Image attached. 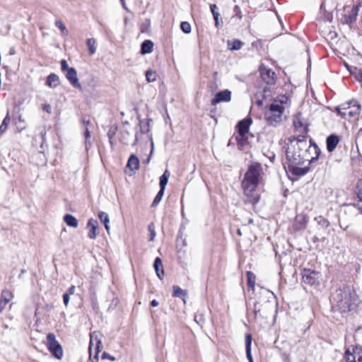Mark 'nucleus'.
Returning <instances> with one entry per match:
<instances>
[{
    "mask_svg": "<svg viewBox=\"0 0 362 362\" xmlns=\"http://www.w3.org/2000/svg\"><path fill=\"white\" fill-rule=\"evenodd\" d=\"M262 175L263 170L260 163H252L250 165L242 182L244 194L247 197L246 202L255 204L259 202L260 197L256 192V189L262 179Z\"/></svg>",
    "mask_w": 362,
    "mask_h": 362,
    "instance_id": "nucleus-1",
    "label": "nucleus"
},
{
    "mask_svg": "<svg viewBox=\"0 0 362 362\" xmlns=\"http://www.w3.org/2000/svg\"><path fill=\"white\" fill-rule=\"evenodd\" d=\"M291 105V100L286 95H280L274 98L264 112L267 123L272 127L280 125L286 120Z\"/></svg>",
    "mask_w": 362,
    "mask_h": 362,
    "instance_id": "nucleus-2",
    "label": "nucleus"
},
{
    "mask_svg": "<svg viewBox=\"0 0 362 362\" xmlns=\"http://www.w3.org/2000/svg\"><path fill=\"white\" fill-rule=\"evenodd\" d=\"M261 295L267 298L266 300L257 301L254 304L255 320L266 319L273 313H277V302L274 293L261 287Z\"/></svg>",
    "mask_w": 362,
    "mask_h": 362,
    "instance_id": "nucleus-3",
    "label": "nucleus"
},
{
    "mask_svg": "<svg viewBox=\"0 0 362 362\" xmlns=\"http://www.w3.org/2000/svg\"><path fill=\"white\" fill-rule=\"evenodd\" d=\"M292 142H295L293 145L294 151H291L290 148H288L286 151L288 163L305 164L306 162L310 163L313 160V158H310L307 152L308 144L306 141L293 138Z\"/></svg>",
    "mask_w": 362,
    "mask_h": 362,
    "instance_id": "nucleus-4",
    "label": "nucleus"
},
{
    "mask_svg": "<svg viewBox=\"0 0 362 362\" xmlns=\"http://www.w3.org/2000/svg\"><path fill=\"white\" fill-rule=\"evenodd\" d=\"M332 300L335 305L341 311L347 312L356 300V295L348 286L336 290L332 294Z\"/></svg>",
    "mask_w": 362,
    "mask_h": 362,
    "instance_id": "nucleus-5",
    "label": "nucleus"
},
{
    "mask_svg": "<svg viewBox=\"0 0 362 362\" xmlns=\"http://www.w3.org/2000/svg\"><path fill=\"white\" fill-rule=\"evenodd\" d=\"M46 346L52 356L57 359H62L63 357V349L56 339L53 333H48L46 337Z\"/></svg>",
    "mask_w": 362,
    "mask_h": 362,
    "instance_id": "nucleus-6",
    "label": "nucleus"
},
{
    "mask_svg": "<svg viewBox=\"0 0 362 362\" xmlns=\"http://www.w3.org/2000/svg\"><path fill=\"white\" fill-rule=\"evenodd\" d=\"M139 132H136L135 134V141L134 144H136L137 141H139V139H142V136H146V138L147 141H151V150L150 152V155L145 161L146 163H148L151 160V156L153 151L154 144L153 141V139L151 134H149V125L148 123L144 122V121H140L139 124Z\"/></svg>",
    "mask_w": 362,
    "mask_h": 362,
    "instance_id": "nucleus-7",
    "label": "nucleus"
},
{
    "mask_svg": "<svg viewBox=\"0 0 362 362\" xmlns=\"http://www.w3.org/2000/svg\"><path fill=\"white\" fill-rule=\"evenodd\" d=\"M301 274L303 282L310 286H319L322 280L320 272L310 269H304Z\"/></svg>",
    "mask_w": 362,
    "mask_h": 362,
    "instance_id": "nucleus-8",
    "label": "nucleus"
},
{
    "mask_svg": "<svg viewBox=\"0 0 362 362\" xmlns=\"http://www.w3.org/2000/svg\"><path fill=\"white\" fill-rule=\"evenodd\" d=\"M102 348V343L99 339V333L94 332L90 334L89 343V354L90 358L93 356L98 361V355Z\"/></svg>",
    "mask_w": 362,
    "mask_h": 362,
    "instance_id": "nucleus-9",
    "label": "nucleus"
},
{
    "mask_svg": "<svg viewBox=\"0 0 362 362\" xmlns=\"http://www.w3.org/2000/svg\"><path fill=\"white\" fill-rule=\"evenodd\" d=\"M293 124L295 129L302 134H305L308 132V123L307 119L302 113H297L293 116Z\"/></svg>",
    "mask_w": 362,
    "mask_h": 362,
    "instance_id": "nucleus-10",
    "label": "nucleus"
},
{
    "mask_svg": "<svg viewBox=\"0 0 362 362\" xmlns=\"http://www.w3.org/2000/svg\"><path fill=\"white\" fill-rule=\"evenodd\" d=\"M346 362H362V351L358 348L348 349L345 353Z\"/></svg>",
    "mask_w": 362,
    "mask_h": 362,
    "instance_id": "nucleus-11",
    "label": "nucleus"
},
{
    "mask_svg": "<svg viewBox=\"0 0 362 362\" xmlns=\"http://www.w3.org/2000/svg\"><path fill=\"white\" fill-rule=\"evenodd\" d=\"M231 100V92L229 90H223L215 95L212 99L211 104L213 106L216 105L220 103H228Z\"/></svg>",
    "mask_w": 362,
    "mask_h": 362,
    "instance_id": "nucleus-12",
    "label": "nucleus"
},
{
    "mask_svg": "<svg viewBox=\"0 0 362 362\" xmlns=\"http://www.w3.org/2000/svg\"><path fill=\"white\" fill-rule=\"evenodd\" d=\"M303 165L304 164L288 163L287 168L289 173L291 174L297 176H303L305 175L309 170L308 167H302Z\"/></svg>",
    "mask_w": 362,
    "mask_h": 362,
    "instance_id": "nucleus-13",
    "label": "nucleus"
},
{
    "mask_svg": "<svg viewBox=\"0 0 362 362\" xmlns=\"http://www.w3.org/2000/svg\"><path fill=\"white\" fill-rule=\"evenodd\" d=\"M65 76L69 83L76 88L81 89V85L78 81L77 77V72L76 69L73 67L68 69L66 72H65Z\"/></svg>",
    "mask_w": 362,
    "mask_h": 362,
    "instance_id": "nucleus-14",
    "label": "nucleus"
},
{
    "mask_svg": "<svg viewBox=\"0 0 362 362\" xmlns=\"http://www.w3.org/2000/svg\"><path fill=\"white\" fill-rule=\"evenodd\" d=\"M251 124L252 119L250 117L240 121L237 124L238 133L240 135H247Z\"/></svg>",
    "mask_w": 362,
    "mask_h": 362,
    "instance_id": "nucleus-15",
    "label": "nucleus"
},
{
    "mask_svg": "<svg viewBox=\"0 0 362 362\" xmlns=\"http://www.w3.org/2000/svg\"><path fill=\"white\" fill-rule=\"evenodd\" d=\"M346 13L344 15L345 22L346 23H351L356 20L358 12V6H353L350 8L349 10L345 9Z\"/></svg>",
    "mask_w": 362,
    "mask_h": 362,
    "instance_id": "nucleus-16",
    "label": "nucleus"
},
{
    "mask_svg": "<svg viewBox=\"0 0 362 362\" xmlns=\"http://www.w3.org/2000/svg\"><path fill=\"white\" fill-rule=\"evenodd\" d=\"M87 226L90 228L88 233V238L92 240L95 239L98 235L97 230L98 226L97 220L90 218L88 221Z\"/></svg>",
    "mask_w": 362,
    "mask_h": 362,
    "instance_id": "nucleus-17",
    "label": "nucleus"
},
{
    "mask_svg": "<svg viewBox=\"0 0 362 362\" xmlns=\"http://www.w3.org/2000/svg\"><path fill=\"white\" fill-rule=\"evenodd\" d=\"M260 73L262 79L268 84H272L274 82L275 74L271 69L267 68H261Z\"/></svg>",
    "mask_w": 362,
    "mask_h": 362,
    "instance_id": "nucleus-18",
    "label": "nucleus"
},
{
    "mask_svg": "<svg viewBox=\"0 0 362 362\" xmlns=\"http://www.w3.org/2000/svg\"><path fill=\"white\" fill-rule=\"evenodd\" d=\"M339 142V138L337 135L332 134L326 139L327 149L329 152H332Z\"/></svg>",
    "mask_w": 362,
    "mask_h": 362,
    "instance_id": "nucleus-19",
    "label": "nucleus"
},
{
    "mask_svg": "<svg viewBox=\"0 0 362 362\" xmlns=\"http://www.w3.org/2000/svg\"><path fill=\"white\" fill-rule=\"evenodd\" d=\"M154 269L156 270V274L158 277L160 279H163V276L164 275V270L163 267L162 260L159 257H156L154 264H153Z\"/></svg>",
    "mask_w": 362,
    "mask_h": 362,
    "instance_id": "nucleus-20",
    "label": "nucleus"
},
{
    "mask_svg": "<svg viewBox=\"0 0 362 362\" xmlns=\"http://www.w3.org/2000/svg\"><path fill=\"white\" fill-rule=\"evenodd\" d=\"M252 336L250 334L245 335L246 356L250 362H253L251 354Z\"/></svg>",
    "mask_w": 362,
    "mask_h": 362,
    "instance_id": "nucleus-21",
    "label": "nucleus"
},
{
    "mask_svg": "<svg viewBox=\"0 0 362 362\" xmlns=\"http://www.w3.org/2000/svg\"><path fill=\"white\" fill-rule=\"evenodd\" d=\"M46 84L52 88H54L59 84V78L54 74H51L47 76Z\"/></svg>",
    "mask_w": 362,
    "mask_h": 362,
    "instance_id": "nucleus-22",
    "label": "nucleus"
},
{
    "mask_svg": "<svg viewBox=\"0 0 362 362\" xmlns=\"http://www.w3.org/2000/svg\"><path fill=\"white\" fill-rule=\"evenodd\" d=\"M127 167L132 170H136L139 167V160L134 155H131L127 162Z\"/></svg>",
    "mask_w": 362,
    "mask_h": 362,
    "instance_id": "nucleus-23",
    "label": "nucleus"
},
{
    "mask_svg": "<svg viewBox=\"0 0 362 362\" xmlns=\"http://www.w3.org/2000/svg\"><path fill=\"white\" fill-rule=\"evenodd\" d=\"M247 287L249 290L254 291L256 281V276L250 271L247 272Z\"/></svg>",
    "mask_w": 362,
    "mask_h": 362,
    "instance_id": "nucleus-24",
    "label": "nucleus"
},
{
    "mask_svg": "<svg viewBox=\"0 0 362 362\" xmlns=\"http://www.w3.org/2000/svg\"><path fill=\"white\" fill-rule=\"evenodd\" d=\"M98 217L100 221L104 224V226L108 233H110V226H109V216L107 213L104 211H100L98 213Z\"/></svg>",
    "mask_w": 362,
    "mask_h": 362,
    "instance_id": "nucleus-25",
    "label": "nucleus"
},
{
    "mask_svg": "<svg viewBox=\"0 0 362 362\" xmlns=\"http://www.w3.org/2000/svg\"><path fill=\"white\" fill-rule=\"evenodd\" d=\"M153 43L151 40H146L141 44V52L142 54L151 53L153 51Z\"/></svg>",
    "mask_w": 362,
    "mask_h": 362,
    "instance_id": "nucleus-26",
    "label": "nucleus"
},
{
    "mask_svg": "<svg viewBox=\"0 0 362 362\" xmlns=\"http://www.w3.org/2000/svg\"><path fill=\"white\" fill-rule=\"evenodd\" d=\"M170 172L165 170L163 174L160 177V189L165 190V186L168 184V179L170 177Z\"/></svg>",
    "mask_w": 362,
    "mask_h": 362,
    "instance_id": "nucleus-27",
    "label": "nucleus"
},
{
    "mask_svg": "<svg viewBox=\"0 0 362 362\" xmlns=\"http://www.w3.org/2000/svg\"><path fill=\"white\" fill-rule=\"evenodd\" d=\"M64 222L71 227L76 228L78 226L77 219L71 214H66L64 217Z\"/></svg>",
    "mask_w": 362,
    "mask_h": 362,
    "instance_id": "nucleus-28",
    "label": "nucleus"
},
{
    "mask_svg": "<svg viewBox=\"0 0 362 362\" xmlns=\"http://www.w3.org/2000/svg\"><path fill=\"white\" fill-rule=\"evenodd\" d=\"M13 298L12 293L8 290H4L1 292L0 301L4 303V304L8 303Z\"/></svg>",
    "mask_w": 362,
    "mask_h": 362,
    "instance_id": "nucleus-29",
    "label": "nucleus"
},
{
    "mask_svg": "<svg viewBox=\"0 0 362 362\" xmlns=\"http://www.w3.org/2000/svg\"><path fill=\"white\" fill-rule=\"evenodd\" d=\"M228 46L231 50H238L242 47L243 42L239 40H228Z\"/></svg>",
    "mask_w": 362,
    "mask_h": 362,
    "instance_id": "nucleus-30",
    "label": "nucleus"
},
{
    "mask_svg": "<svg viewBox=\"0 0 362 362\" xmlns=\"http://www.w3.org/2000/svg\"><path fill=\"white\" fill-rule=\"evenodd\" d=\"M84 137H85V146L86 150H88L92 146V143L90 141V132L88 129V126L85 127L84 129Z\"/></svg>",
    "mask_w": 362,
    "mask_h": 362,
    "instance_id": "nucleus-31",
    "label": "nucleus"
},
{
    "mask_svg": "<svg viewBox=\"0 0 362 362\" xmlns=\"http://www.w3.org/2000/svg\"><path fill=\"white\" fill-rule=\"evenodd\" d=\"M356 194L358 197V201L357 202V207L358 210L362 214V185H357L356 187Z\"/></svg>",
    "mask_w": 362,
    "mask_h": 362,
    "instance_id": "nucleus-32",
    "label": "nucleus"
},
{
    "mask_svg": "<svg viewBox=\"0 0 362 362\" xmlns=\"http://www.w3.org/2000/svg\"><path fill=\"white\" fill-rule=\"evenodd\" d=\"M86 45L88 47L89 54L93 55L95 53L96 48L95 47V40L93 38H88L86 40Z\"/></svg>",
    "mask_w": 362,
    "mask_h": 362,
    "instance_id": "nucleus-33",
    "label": "nucleus"
},
{
    "mask_svg": "<svg viewBox=\"0 0 362 362\" xmlns=\"http://www.w3.org/2000/svg\"><path fill=\"white\" fill-rule=\"evenodd\" d=\"M9 122H10V117L8 113L7 115L6 116V117L4 119L2 124L0 126V136H1L6 132Z\"/></svg>",
    "mask_w": 362,
    "mask_h": 362,
    "instance_id": "nucleus-34",
    "label": "nucleus"
},
{
    "mask_svg": "<svg viewBox=\"0 0 362 362\" xmlns=\"http://www.w3.org/2000/svg\"><path fill=\"white\" fill-rule=\"evenodd\" d=\"M165 190L160 189L158 194H156V197L154 198L152 206H156L157 204H158L160 201L163 199V194H164Z\"/></svg>",
    "mask_w": 362,
    "mask_h": 362,
    "instance_id": "nucleus-35",
    "label": "nucleus"
},
{
    "mask_svg": "<svg viewBox=\"0 0 362 362\" xmlns=\"http://www.w3.org/2000/svg\"><path fill=\"white\" fill-rule=\"evenodd\" d=\"M180 29L183 33L189 34L192 30L191 25L187 21H183L180 24Z\"/></svg>",
    "mask_w": 362,
    "mask_h": 362,
    "instance_id": "nucleus-36",
    "label": "nucleus"
},
{
    "mask_svg": "<svg viewBox=\"0 0 362 362\" xmlns=\"http://www.w3.org/2000/svg\"><path fill=\"white\" fill-rule=\"evenodd\" d=\"M55 25L62 31L64 35H67L68 31L64 24L61 21H56Z\"/></svg>",
    "mask_w": 362,
    "mask_h": 362,
    "instance_id": "nucleus-37",
    "label": "nucleus"
},
{
    "mask_svg": "<svg viewBox=\"0 0 362 362\" xmlns=\"http://www.w3.org/2000/svg\"><path fill=\"white\" fill-rule=\"evenodd\" d=\"M146 80L148 82H153L156 80V74L153 71H152L151 70H148L146 72Z\"/></svg>",
    "mask_w": 362,
    "mask_h": 362,
    "instance_id": "nucleus-38",
    "label": "nucleus"
},
{
    "mask_svg": "<svg viewBox=\"0 0 362 362\" xmlns=\"http://www.w3.org/2000/svg\"><path fill=\"white\" fill-rule=\"evenodd\" d=\"M173 288V296L181 297L184 295V291L177 286H174Z\"/></svg>",
    "mask_w": 362,
    "mask_h": 362,
    "instance_id": "nucleus-39",
    "label": "nucleus"
},
{
    "mask_svg": "<svg viewBox=\"0 0 362 362\" xmlns=\"http://www.w3.org/2000/svg\"><path fill=\"white\" fill-rule=\"evenodd\" d=\"M247 139V135H240L238 134V135L236 136V140H237L238 143L241 146H244L246 144Z\"/></svg>",
    "mask_w": 362,
    "mask_h": 362,
    "instance_id": "nucleus-40",
    "label": "nucleus"
},
{
    "mask_svg": "<svg viewBox=\"0 0 362 362\" xmlns=\"http://www.w3.org/2000/svg\"><path fill=\"white\" fill-rule=\"evenodd\" d=\"M148 230L150 232V238L149 241L153 240L155 236H156V231L154 230V225L153 223H151L148 226Z\"/></svg>",
    "mask_w": 362,
    "mask_h": 362,
    "instance_id": "nucleus-41",
    "label": "nucleus"
},
{
    "mask_svg": "<svg viewBox=\"0 0 362 362\" xmlns=\"http://www.w3.org/2000/svg\"><path fill=\"white\" fill-rule=\"evenodd\" d=\"M71 67L69 66L67 62L65 59L61 61V69L63 72H66Z\"/></svg>",
    "mask_w": 362,
    "mask_h": 362,
    "instance_id": "nucleus-42",
    "label": "nucleus"
},
{
    "mask_svg": "<svg viewBox=\"0 0 362 362\" xmlns=\"http://www.w3.org/2000/svg\"><path fill=\"white\" fill-rule=\"evenodd\" d=\"M233 11L235 15L233 18L237 17L239 20H240L242 18V15L240 7L238 6H235L234 7Z\"/></svg>",
    "mask_w": 362,
    "mask_h": 362,
    "instance_id": "nucleus-43",
    "label": "nucleus"
},
{
    "mask_svg": "<svg viewBox=\"0 0 362 362\" xmlns=\"http://www.w3.org/2000/svg\"><path fill=\"white\" fill-rule=\"evenodd\" d=\"M214 21H215V26L218 28L220 27V22H219V17L220 13H215L213 15Z\"/></svg>",
    "mask_w": 362,
    "mask_h": 362,
    "instance_id": "nucleus-44",
    "label": "nucleus"
},
{
    "mask_svg": "<svg viewBox=\"0 0 362 362\" xmlns=\"http://www.w3.org/2000/svg\"><path fill=\"white\" fill-rule=\"evenodd\" d=\"M102 358H103V359L107 358V359H109V360H110V361H114L115 360V357H113V356H110L109 354H107V353H106V352H104V353L103 354V355H102Z\"/></svg>",
    "mask_w": 362,
    "mask_h": 362,
    "instance_id": "nucleus-45",
    "label": "nucleus"
},
{
    "mask_svg": "<svg viewBox=\"0 0 362 362\" xmlns=\"http://www.w3.org/2000/svg\"><path fill=\"white\" fill-rule=\"evenodd\" d=\"M42 109L44 111L47 112V113H51V112H52V107L49 104H44L42 106Z\"/></svg>",
    "mask_w": 362,
    "mask_h": 362,
    "instance_id": "nucleus-46",
    "label": "nucleus"
},
{
    "mask_svg": "<svg viewBox=\"0 0 362 362\" xmlns=\"http://www.w3.org/2000/svg\"><path fill=\"white\" fill-rule=\"evenodd\" d=\"M63 300H64V303L65 306H67L69 304V295L64 293L63 295Z\"/></svg>",
    "mask_w": 362,
    "mask_h": 362,
    "instance_id": "nucleus-47",
    "label": "nucleus"
},
{
    "mask_svg": "<svg viewBox=\"0 0 362 362\" xmlns=\"http://www.w3.org/2000/svg\"><path fill=\"white\" fill-rule=\"evenodd\" d=\"M217 8H218V7H217V6L216 4H211L210 5V9H211V11L212 13V15H214V13H218L217 11Z\"/></svg>",
    "mask_w": 362,
    "mask_h": 362,
    "instance_id": "nucleus-48",
    "label": "nucleus"
},
{
    "mask_svg": "<svg viewBox=\"0 0 362 362\" xmlns=\"http://www.w3.org/2000/svg\"><path fill=\"white\" fill-rule=\"evenodd\" d=\"M75 286H71L69 289L68 291H66V293H65L66 294H69V296L70 295H72L74 293V291H75Z\"/></svg>",
    "mask_w": 362,
    "mask_h": 362,
    "instance_id": "nucleus-49",
    "label": "nucleus"
},
{
    "mask_svg": "<svg viewBox=\"0 0 362 362\" xmlns=\"http://www.w3.org/2000/svg\"><path fill=\"white\" fill-rule=\"evenodd\" d=\"M151 305L152 307H156L158 305V302L156 300H153L151 302Z\"/></svg>",
    "mask_w": 362,
    "mask_h": 362,
    "instance_id": "nucleus-50",
    "label": "nucleus"
},
{
    "mask_svg": "<svg viewBox=\"0 0 362 362\" xmlns=\"http://www.w3.org/2000/svg\"><path fill=\"white\" fill-rule=\"evenodd\" d=\"M6 304L0 301V313L3 311Z\"/></svg>",
    "mask_w": 362,
    "mask_h": 362,
    "instance_id": "nucleus-51",
    "label": "nucleus"
},
{
    "mask_svg": "<svg viewBox=\"0 0 362 362\" xmlns=\"http://www.w3.org/2000/svg\"><path fill=\"white\" fill-rule=\"evenodd\" d=\"M112 136H113V133L112 134L111 132L109 131V132H108L109 139H112Z\"/></svg>",
    "mask_w": 362,
    "mask_h": 362,
    "instance_id": "nucleus-52",
    "label": "nucleus"
},
{
    "mask_svg": "<svg viewBox=\"0 0 362 362\" xmlns=\"http://www.w3.org/2000/svg\"><path fill=\"white\" fill-rule=\"evenodd\" d=\"M122 4V6L124 7V8L127 10L126 4H125V3H123V4Z\"/></svg>",
    "mask_w": 362,
    "mask_h": 362,
    "instance_id": "nucleus-53",
    "label": "nucleus"
},
{
    "mask_svg": "<svg viewBox=\"0 0 362 362\" xmlns=\"http://www.w3.org/2000/svg\"><path fill=\"white\" fill-rule=\"evenodd\" d=\"M110 143L111 144L112 146H113V141H112V139H110Z\"/></svg>",
    "mask_w": 362,
    "mask_h": 362,
    "instance_id": "nucleus-54",
    "label": "nucleus"
},
{
    "mask_svg": "<svg viewBox=\"0 0 362 362\" xmlns=\"http://www.w3.org/2000/svg\"><path fill=\"white\" fill-rule=\"evenodd\" d=\"M238 234L241 235V232H240V230H238Z\"/></svg>",
    "mask_w": 362,
    "mask_h": 362,
    "instance_id": "nucleus-55",
    "label": "nucleus"
},
{
    "mask_svg": "<svg viewBox=\"0 0 362 362\" xmlns=\"http://www.w3.org/2000/svg\"><path fill=\"white\" fill-rule=\"evenodd\" d=\"M357 185H362V181L358 182Z\"/></svg>",
    "mask_w": 362,
    "mask_h": 362,
    "instance_id": "nucleus-56",
    "label": "nucleus"
},
{
    "mask_svg": "<svg viewBox=\"0 0 362 362\" xmlns=\"http://www.w3.org/2000/svg\"><path fill=\"white\" fill-rule=\"evenodd\" d=\"M120 1L122 4L125 3L124 0H120Z\"/></svg>",
    "mask_w": 362,
    "mask_h": 362,
    "instance_id": "nucleus-57",
    "label": "nucleus"
}]
</instances>
